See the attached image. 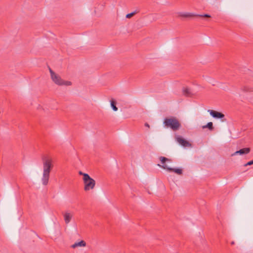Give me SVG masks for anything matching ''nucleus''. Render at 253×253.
Returning <instances> with one entry per match:
<instances>
[{
  "label": "nucleus",
  "mask_w": 253,
  "mask_h": 253,
  "mask_svg": "<svg viewBox=\"0 0 253 253\" xmlns=\"http://www.w3.org/2000/svg\"><path fill=\"white\" fill-rule=\"evenodd\" d=\"M42 161L43 173L42 181L43 185H46L48 183L50 172L53 167V161L51 158L44 157L42 159Z\"/></svg>",
  "instance_id": "nucleus-1"
},
{
  "label": "nucleus",
  "mask_w": 253,
  "mask_h": 253,
  "mask_svg": "<svg viewBox=\"0 0 253 253\" xmlns=\"http://www.w3.org/2000/svg\"><path fill=\"white\" fill-rule=\"evenodd\" d=\"M163 124L166 128H169L173 131H176L181 126V124L175 117L166 118L164 119Z\"/></svg>",
  "instance_id": "nucleus-2"
},
{
  "label": "nucleus",
  "mask_w": 253,
  "mask_h": 253,
  "mask_svg": "<svg viewBox=\"0 0 253 253\" xmlns=\"http://www.w3.org/2000/svg\"><path fill=\"white\" fill-rule=\"evenodd\" d=\"M49 72L50 73L51 78L52 81L58 85H70L71 83L69 81H64L60 76L54 73L50 68H49Z\"/></svg>",
  "instance_id": "nucleus-3"
},
{
  "label": "nucleus",
  "mask_w": 253,
  "mask_h": 253,
  "mask_svg": "<svg viewBox=\"0 0 253 253\" xmlns=\"http://www.w3.org/2000/svg\"><path fill=\"white\" fill-rule=\"evenodd\" d=\"M83 180L84 184V190L88 191L94 189L95 186V181L90 177L89 175H84L83 177Z\"/></svg>",
  "instance_id": "nucleus-4"
},
{
  "label": "nucleus",
  "mask_w": 253,
  "mask_h": 253,
  "mask_svg": "<svg viewBox=\"0 0 253 253\" xmlns=\"http://www.w3.org/2000/svg\"><path fill=\"white\" fill-rule=\"evenodd\" d=\"M175 138L176 141L183 147H189L191 146V144L189 141L182 138L181 136L176 135Z\"/></svg>",
  "instance_id": "nucleus-5"
},
{
  "label": "nucleus",
  "mask_w": 253,
  "mask_h": 253,
  "mask_svg": "<svg viewBox=\"0 0 253 253\" xmlns=\"http://www.w3.org/2000/svg\"><path fill=\"white\" fill-rule=\"evenodd\" d=\"M159 160L161 162V163L162 165L158 164V166L159 167H161L165 169H166L167 170V168H169V167H168V166L166 165V163L167 162H170V160L168 158H167L165 157H160Z\"/></svg>",
  "instance_id": "nucleus-6"
},
{
  "label": "nucleus",
  "mask_w": 253,
  "mask_h": 253,
  "mask_svg": "<svg viewBox=\"0 0 253 253\" xmlns=\"http://www.w3.org/2000/svg\"><path fill=\"white\" fill-rule=\"evenodd\" d=\"M208 112H209L210 115L214 118L222 119L224 117V115L223 114L216 111L208 110Z\"/></svg>",
  "instance_id": "nucleus-7"
},
{
  "label": "nucleus",
  "mask_w": 253,
  "mask_h": 253,
  "mask_svg": "<svg viewBox=\"0 0 253 253\" xmlns=\"http://www.w3.org/2000/svg\"><path fill=\"white\" fill-rule=\"evenodd\" d=\"M250 152V148H244L243 149H241L238 151H236L234 153H233L231 156H233L237 154H239L241 155H244V154H247Z\"/></svg>",
  "instance_id": "nucleus-8"
},
{
  "label": "nucleus",
  "mask_w": 253,
  "mask_h": 253,
  "mask_svg": "<svg viewBox=\"0 0 253 253\" xmlns=\"http://www.w3.org/2000/svg\"><path fill=\"white\" fill-rule=\"evenodd\" d=\"M73 214L70 212L66 211L64 214V219L66 224H68L71 220Z\"/></svg>",
  "instance_id": "nucleus-9"
},
{
  "label": "nucleus",
  "mask_w": 253,
  "mask_h": 253,
  "mask_svg": "<svg viewBox=\"0 0 253 253\" xmlns=\"http://www.w3.org/2000/svg\"><path fill=\"white\" fill-rule=\"evenodd\" d=\"M167 171L169 172H174L178 175L182 174V170L180 169L167 168Z\"/></svg>",
  "instance_id": "nucleus-10"
},
{
  "label": "nucleus",
  "mask_w": 253,
  "mask_h": 253,
  "mask_svg": "<svg viewBox=\"0 0 253 253\" xmlns=\"http://www.w3.org/2000/svg\"><path fill=\"white\" fill-rule=\"evenodd\" d=\"M86 246V243L84 241H81L79 242L75 243L73 245H72V248L75 249L78 247H85Z\"/></svg>",
  "instance_id": "nucleus-11"
},
{
  "label": "nucleus",
  "mask_w": 253,
  "mask_h": 253,
  "mask_svg": "<svg viewBox=\"0 0 253 253\" xmlns=\"http://www.w3.org/2000/svg\"><path fill=\"white\" fill-rule=\"evenodd\" d=\"M183 93L186 96H190L192 94L191 89L187 87H183Z\"/></svg>",
  "instance_id": "nucleus-12"
},
{
  "label": "nucleus",
  "mask_w": 253,
  "mask_h": 253,
  "mask_svg": "<svg viewBox=\"0 0 253 253\" xmlns=\"http://www.w3.org/2000/svg\"><path fill=\"white\" fill-rule=\"evenodd\" d=\"M180 16L182 17H196V14L193 13H182Z\"/></svg>",
  "instance_id": "nucleus-13"
},
{
  "label": "nucleus",
  "mask_w": 253,
  "mask_h": 253,
  "mask_svg": "<svg viewBox=\"0 0 253 253\" xmlns=\"http://www.w3.org/2000/svg\"><path fill=\"white\" fill-rule=\"evenodd\" d=\"M208 128L210 130H212L213 128L212 122L208 123L206 125L203 126V128Z\"/></svg>",
  "instance_id": "nucleus-14"
},
{
  "label": "nucleus",
  "mask_w": 253,
  "mask_h": 253,
  "mask_svg": "<svg viewBox=\"0 0 253 253\" xmlns=\"http://www.w3.org/2000/svg\"><path fill=\"white\" fill-rule=\"evenodd\" d=\"M111 107L112 108L113 110L114 111H116L118 110V108L116 106V102H115V101H114L113 100H112L111 101Z\"/></svg>",
  "instance_id": "nucleus-15"
},
{
  "label": "nucleus",
  "mask_w": 253,
  "mask_h": 253,
  "mask_svg": "<svg viewBox=\"0 0 253 253\" xmlns=\"http://www.w3.org/2000/svg\"><path fill=\"white\" fill-rule=\"evenodd\" d=\"M135 12H131L130 13H128L126 15V18H131L132 16H133L134 14H135Z\"/></svg>",
  "instance_id": "nucleus-16"
},
{
  "label": "nucleus",
  "mask_w": 253,
  "mask_h": 253,
  "mask_svg": "<svg viewBox=\"0 0 253 253\" xmlns=\"http://www.w3.org/2000/svg\"><path fill=\"white\" fill-rule=\"evenodd\" d=\"M196 17H211V16L209 14H205L204 15L196 14Z\"/></svg>",
  "instance_id": "nucleus-17"
},
{
  "label": "nucleus",
  "mask_w": 253,
  "mask_h": 253,
  "mask_svg": "<svg viewBox=\"0 0 253 253\" xmlns=\"http://www.w3.org/2000/svg\"><path fill=\"white\" fill-rule=\"evenodd\" d=\"M253 165V161H251L249 162H248L247 164H245V166L246 167V166H251V165Z\"/></svg>",
  "instance_id": "nucleus-18"
},
{
  "label": "nucleus",
  "mask_w": 253,
  "mask_h": 253,
  "mask_svg": "<svg viewBox=\"0 0 253 253\" xmlns=\"http://www.w3.org/2000/svg\"><path fill=\"white\" fill-rule=\"evenodd\" d=\"M79 174L80 175H83V177H84V175H88L87 173H84V172H82V171H80L79 172Z\"/></svg>",
  "instance_id": "nucleus-19"
},
{
  "label": "nucleus",
  "mask_w": 253,
  "mask_h": 253,
  "mask_svg": "<svg viewBox=\"0 0 253 253\" xmlns=\"http://www.w3.org/2000/svg\"><path fill=\"white\" fill-rule=\"evenodd\" d=\"M145 126H147L148 127H149V124L148 123H145Z\"/></svg>",
  "instance_id": "nucleus-20"
},
{
  "label": "nucleus",
  "mask_w": 253,
  "mask_h": 253,
  "mask_svg": "<svg viewBox=\"0 0 253 253\" xmlns=\"http://www.w3.org/2000/svg\"><path fill=\"white\" fill-rule=\"evenodd\" d=\"M245 91H248L249 89L247 87H245Z\"/></svg>",
  "instance_id": "nucleus-21"
},
{
  "label": "nucleus",
  "mask_w": 253,
  "mask_h": 253,
  "mask_svg": "<svg viewBox=\"0 0 253 253\" xmlns=\"http://www.w3.org/2000/svg\"><path fill=\"white\" fill-rule=\"evenodd\" d=\"M234 243H234V241H233V242H231V244H232V245H234Z\"/></svg>",
  "instance_id": "nucleus-22"
}]
</instances>
